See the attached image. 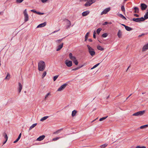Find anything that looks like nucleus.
<instances>
[{
    "instance_id": "nucleus-56",
    "label": "nucleus",
    "mask_w": 148,
    "mask_h": 148,
    "mask_svg": "<svg viewBox=\"0 0 148 148\" xmlns=\"http://www.w3.org/2000/svg\"><path fill=\"white\" fill-rule=\"evenodd\" d=\"M108 22H105L103 24V25H107V24H108Z\"/></svg>"
},
{
    "instance_id": "nucleus-41",
    "label": "nucleus",
    "mask_w": 148,
    "mask_h": 148,
    "mask_svg": "<svg viewBox=\"0 0 148 148\" xmlns=\"http://www.w3.org/2000/svg\"><path fill=\"white\" fill-rule=\"evenodd\" d=\"M96 0H88V1L90 3H95Z\"/></svg>"
},
{
    "instance_id": "nucleus-31",
    "label": "nucleus",
    "mask_w": 148,
    "mask_h": 148,
    "mask_svg": "<svg viewBox=\"0 0 148 148\" xmlns=\"http://www.w3.org/2000/svg\"><path fill=\"white\" fill-rule=\"evenodd\" d=\"M102 30V29L101 28H98L97 30V32L98 34H99L100 31Z\"/></svg>"
},
{
    "instance_id": "nucleus-20",
    "label": "nucleus",
    "mask_w": 148,
    "mask_h": 148,
    "mask_svg": "<svg viewBox=\"0 0 148 148\" xmlns=\"http://www.w3.org/2000/svg\"><path fill=\"white\" fill-rule=\"evenodd\" d=\"M92 3H90L88 1L84 4V6L86 7L89 6H90Z\"/></svg>"
},
{
    "instance_id": "nucleus-45",
    "label": "nucleus",
    "mask_w": 148,
    "mask_h": 148,
    "mask_svg": "<svg viewBox=\"0 0 148 148\" xmlns=\"http://www.w3.org/2000/svg\"><path fill=\"white\" fill-rule=\"evenodd\" d=\"M72 61H73L74 60H76V58L75 57L73 56L71 58V59H70Z\"/></svg>"
},
{
    "instance_id": "nucleus-21",
    "label": "nucleus",
    "mask_w": 148,
    "mask_h": 148,
    "mask_svg": "<svg viewBox=\"0 0 148 148\" xmlns=\"http://www.w3.org/2000/svg\"><path fill=\"white\" fill-rule=\"evenodd\" d=\"M77 112L76 110H73L71 114L72 116L73 117L75 116V115Z\"/></svg>"
},
{
    "instance_id": "nucleus-43",
    "label": "nucleus",
    "mask_w": 148,
    "mask_h": 148,
    "mask_svg": "<svg viewBox=\"0 0 148 148\" xmlns=\"http://www.w3.org/2000/svg\"><path fill=\"white\" fill-rule=\"evenodd\" d=\"M46 74H47V72L46 71H44L43 73V74L42 75V78H43L44 77H45V75H46Z\"/></svg>"
},
{
    "instance_id": "nucleus-53",
    "label": "nucleus",
    "mask_w": 148,
    "mask_h": 148,
    "mask_svg": "<svg viewBox=\"0 0 148 148\" xmlns=\"http://www.w3.org/2000/svg\"><path fill=\"white\" fill-rule=\"evenodd\" d=\"M37 14L39 15H42L44 13H41L39 12H37Z\"/></svg>"
},
{
    "instance_id": "nucleus-55",
    "label": "nucleus",
    "mask_w": 148,
    "mask_h": 148,
    "mask_svg": "<svg viewBox=\"0 0 148 148\" xmlns=\"http://www.w3.org/2000/svg\"><path fill=\"white\" fill-rule=\"evenodd\" d=\"M48 0H41V1L43 3L46 2Z\"/></svg>"
},
{
    "instance_id": "nucleus-9",
    "label": "nucleus",
    "mask_w": 148,
    "mask_h": 148,
    "mask_svg": "<svg viewBox=\"0 0 148 148\" xmlns=\"http://www.w3.org/2000/svg\"><path fill=\"white\" fill-rule=\"evenodd\" d=\"M110 10V8H108L105 9L101 13V15H103V14H106Z\"/></svg>"
},
{
    "instance_id": "nucleus-17",
    "label": "nucleus",
    "mask_w": 148,
    "mask_h": 148,
    "mask_svg": "<svg viewBox=\"0 0 148 148\" xmlns=\"http://www.w3.org/2000/svg\"><path fill=\"white\" fill-rule=\"evenodd\" d=\"M18 86H19V88H18L19 93H20L22 90V84L20 83H18Z\"/></svg>"
},
{
    "instance_id": "nucleus-64",
    "label": "nucleus",
    "mask_w": 148,
    "mask_h": 148,
    "mask_svg": "<svg viewBox=\"0 0 148 148\" xmlns=\"http://www.w3.org/2000/svg\"><path fill=\"white\" fill-rule=\"evenodd\" d=\"M3 12H0V15L1 14H3Z\"/></svg>"
},
{
    "instance_id": "nucleus-27",
    "label": "nucleus",
    "mask_w": 148,
    "mask_h": 148,
    "mask_svg": "<svg viewBox=\"0 0 148 148\" xmlns=\"http://www.w3.org/2000/svg\"><path fill=\"white\" fill-rule=\"evenodd\" d=\"M97 49L98 50L101 51H103L104 49L101 46L99 45L97 46Z\"/></svg>"
},
{
    "instance_id": "nucleus-50",
    "label": "nucleus",
    "mask_w": 148,
    "mask_h": 148,
    "mask_svg": "<svg viewBox=\"0 0 148 148\" xmlns=\"http://www.w3.org/2000/svg\"><path fill=\"white\" fill-rule=\"evenodd\" d=\"M50 92H49L48 93H47L45 96V99H46L48 97V96L50 95Z\"/></svg>"
},
{
    "instance_id": "nucleus-47",
    "label": "nucleus",
    "mask_w": 148,
    "mask_h": 148,
    "mask_svg": "<svg viewBox=\"0 0 148 148\" xmlns=\"http://www.w3.org/2000/svg\"><path fill=\"white\" fill-rule=\"evenodd\" d=\"M96 32L95 31H94L93 32V37L94 38H96V36L95 34H96Z\"/></svg>"
},
{
    "instance_id": "nucleus-46",
    "label": "nucleus",
    "mask_w": 148,
    "mask_h": 148,
    "mask_svg": "<svg viewBox=\"0 0 148 148\" xmlns=\"http://www.w3.org/2000/svg\"><path fill=\"white\" fill-rule=\"evenodd\" d=\"M72 61H73L74 60H76V58L75 57L73 56L71 58V59H70Z\"/></svg>"
},
{
    "instance_id": "nucleus-1",
    "label": "nucleus",
    "mask_w": 148,
    "mask_h": 148,
    "mask_svg": "<svg viewBox=\"0 0 148 148\" xmlns=\"http://www.w3.org/2000/svg\"><path fill=\"white\" fill-rule=\"evenodd\" d=\"M46 64L45 62L43 61H40L38 64V69L39 71H42L45 69Z\"/></svg>"
},
{
    "instance_id": "nucleus-49",
    "label": "nucleus",
    "mask_w": 148,
    "mask_h": 148,
    "mask_svg": "<svg viewBox=\"0 0 148 148\" xmlns=\"http://www.w3.org/2000/svg\"><path fill=\"white\" fill-rule=\"evenodd\" d=\"M69 57L70 59H71V58L73 56V55H72V54L71 53H70L69 54Z\"/></svg>"
},
{
    "instance_id": "nucleus-51",
    "label": "nucleus",
    "mask_w": 148,
    "mask_h": 148,
    "mask_svg": "<svg viewBox=\"0 0 148 148\" xmlns=\"http://www.w3.org/2000/svg\"><path fill=\"white\" fill-rule=\"evenodd\" d=\"M31 11L35 13H37V12L35 10H31Z\"/></svg>"
},
{
    "instance_id": "nucleus-8",
    "label": "nucleus",
    "mask_w": 148,
    "mask_h": 148,
    "mask_svg": "<svg viewBox=\"0 0 148 148\" xmlns=\"http://www.w3.org/2000/svg\"><path fill=\"white\" fill-rule=\"evenodd\" d=\"M147 5L145 3H142L140 4L141 9L142 10H144L147 8Z\"/></svg>"
},
{
    "instance_id": "nucleus-5",
    "label": "nucleus",
    "mask_w": 148,
    "mask_h": 148,
    "mask_svg": "<svg viewBox=\"0 0 148 148\" xmlns=\"http://www.w3.org/2000/svg\"><path fill=\"white\" fill-rule=\"evenodd\" d=\"M23 14L24 16V21L25 22L27 21L29 19L28 15L27 12V10L25 9L23 11Z\"/></svg>"
},
{
    "instance_id": "nucleus-25",
    "label": "nucleus",
    "mask_w": 148,
    "mask_h": 148,
    "mask_svg": "<svg viewBox=\"0 0 148 148\" xmlns=\"http://www.w3.org/2000/svg\"><path fill=\"white\" fill-rule=\"evenodd\" d=\"M108 145V144L105 143L104 144L101 145L100 146V147L101 148H105Z\"/></svg>"
},
{
    "instance_id": "nucleus-16",
    "label": "nucleus",
    "mask_w": 148,
    "mask_h": 148,
    "mask_svg": "<svg viewBox=\"0 0 148 148\" xmlns=\"http://www.w3.org/2000/svg\"><path fill=\"white\" fill-rule=\"evenodd\" d=\"M63 43H62L61 44L59 45L58 46V48H57L56 49L57 51H59L60 49H61L62 47H63Z\"/></svg>"
},
{
    "instance_id": "nucleus-24",
    "label": "nucleus",
    "mask_w": 148,
    "mask_h": 148,
    "mask_svg": "<svg viewBox=\"0 0 148 148\" xmlns=\"http://www.w3.org/2000/svg\"><path fill=\"white\" fill-rule=\"evenodd\" d=\"M144 19H145H145L148 18V9L147 10V12L145 15L144 17Z\"/></svg>"
},
{
    "instance_id": "nucleus-38",
    "label": "nucleus",
    "mask_w": 148,
    "mask_h": 148,
    "mask_svg": "<svg viewBox=\"0 0 148 148\" xmlns=\"http://www.w3.org/2000/svg\"><path fill=\"white\" fill-rule=\"evenodd\" d=\"M62 129H60V130H58L57 131H56V132H54L53 133V134H58L60 132V131L61 130H62Z\"/></svg>"
},
{
    "instance_id": "nucleus-30",
    "label": "nucleus",
    "mask_w": 148,
    "mask_h": 148,
    "mask_svg": "<svg viewBox=\"0 0 148 148\" xmlns=\"http://www.w3.org/2000/svg\"><path fill=\"white\" fill-rule=\"evenodd\" d=\"M89 33V32H87L85 35V41H86L87 40Z\"/></svg>"
},
{
    "instance_id": "nucleus-57",
    "label": "nucleus",
    "mask_w": 148,
    "mask_h": 148,
    "mask_svg": "<svg viewBox=\"0 0 148 148\" xmlns=\"http://www.w3.org/2000/svg\"><path fill=\"white\" fill-rule=\"evenodd\" d=\"M21 133H20V134H19V136H18V139H20V138H21Z\"/></svg>"
},
{
    "instance_id": "nucleus-28",
    "label": "nucleus",
    "mask_w": 148,
    "mask_h": 148,
    "mask_svg": "<svg viewBox=\"0 0 148 148\" xmlns=\"http://www.w3.org/2000/svg\"><path fill=\"white\" fill-rule=\"evenodd\" d=\"M121 10L124 13V14H125V10L124 6L123 5H122L121 6Z\"/></svg>"
},
{
    "instance_id": "nucleus-35",
    "label": "nucleus",
    "mask_w": 148,
    "mask_h": 148,
    "mask_svg": "<svg viewBox=\"0 0 148 148\" xmlns=\"http://www.w3.org/2000/svg\"><path fill=\"white\" fill-rule=\"evenodd\" d=\"M10 75L9 73H8V75H7L5 77V79L9 80L10 78Z\"/></svg>"
},
{
    "instance_id": "nucleus-3",
    "label": "nucleus",
    "mask_w": 148,
    "mask_h": 148,
    "mask_svg": "<svg viewBox=\"0 0 148 148\" xmlns=\"http://www.w3.org/2000/svg\"><path fill=\"white\" fill-rule=\"evenodd\" d=\"M145 110L139 111L133 114H132V116H141L145 113Z\"/></svg>"
},
{
    "instance_id": "nucleus-36",
    "label": "nucleus",
    "mask_w": 148,
    "mask_h": 148,
    "mask_svg": "<svg viewBox=\"0 0 148 148\" xmlns=\"http://www.w3.org/2000/svg\"><path fill=\"white\" fill-rule=\"evenodd\" d=\"M67 20L69 22V23H68V24L67 25V28H68L69 27H70V26H71V22L69 20Z\"/></svg>"
},
{
    "instance_id": "nucleus-32",
    "label": "nucleus",
    "mask_w": 148,
    "mask_h": 148,
    "mask_svg": "<svg viewBox=\"0 0 148 148\" xmlns=\"http://www.w3.org/2000/svg\"><path fill=\"white\" fill-rule=\"evenodd\" d=\"M83 66V65H82L81 66H79V67H77L76 68H75L74 69H73L72 70L73 71H75V70H77V69H79L81 68V67H82Z\"/></svg>"
},
{
    "instance_id": "nucleus-14",
    "label": "nucleus",
    "mask_w": 148,
    "mask_h": 148,
    "mask_svg": "<svg viewBox=\"0 0 148 148\" xmlns=\"http://www.w3.org/2000/svg\"><path fill=\"white\" fill-rule=\"evenodd\" d=\"M46 22H45L42 23H41L37 27V28L38 27H44L46 25Z\"/></svg>"
},
{
    "instance_id": "nucleus-48",
    "label": "nucleus",
    "mask_w": 148,
    "mask_h": 148,
    "mask_svg": "<svg viewBox=\"0 0 148 148\" xmlns=\"http://www.w3.org/2000/svg\"><path fill=\"white\" fill-rule=\"evenodd\" d=\"M136 148H146V147L145 146H138L136 147Z\"/></svg>"
},
{
    "instance_id": "nucleus-4",
    "label": "nucleus",
    "mask_w": 148,
    "mask_h": 148,
    "mask_svg": "<svg viewBox=\"0 0 148 148\" xmlns=\"http://www.w3.org/2000/svg\"><path fill=\"white\" fill-rule=\"evenodd\" d=\"M132 20L136 22H139L144 21L145 19L143 17H142L141 18H133Z\"/></svg>"
},
{
    "instance_id": "nucleus-42",
    "label": "nucleus",
    "mask_w": 148,
    "mask_h": 148,
    "mask_svg": "<svg viewBox=\"0 0 148 148\" xmlns=\"http://www.w3.org/2000/svg\"><path fill=\"white\" fill-rule=\"evenodd\" d=\"M60 138V137H56V138H53L52 139V140L53 141L57 140H58Z\"/></svg>"
},
{
    "instance_id": "nucleus-2",
    "label": "nucleus",
    "mask_w": 148,
    "mask_h": 148,
    "mask_svg": "<svg viewBox=\"0 0 148 148\" xmlns=\"http://www.w3.org/2000/svg\"><path fill=\"white\" fill-rule=\"evenodd\" d=\"M87 47H88L89 52L90 55L92 56H94L95 54V52L94 49L88 45H87Z\"/></svg>"
},
{
    "instance_id": "nucleus-18",
    "label": "nucleus",
    "mask_w": 148,
    "mask_h": 148,
    "mask_svg": "<svg viewBox=\"0 0 148 148\" xmlns=\"http://www.w3.org/2000/svg\"><path fill=\"white\" fill-rule=\"evenodd\" d=\"M134 10L135 11L134 12L135 13H138L139 12V9L137 7H134Z\"/></svg>"
},
{
    "instance_id": "nucleus-58",
    "label": "nucleus",
    "mask_w": 148,
    "mask_h": 148,
    "mask_svg": "<svg viewBox=\"0 0 148 148\" xmlns=\"http://www.w3.org/2000/svg\"><path fill=\"white\" fill-rule=\"evenodd\" d=\"M134 16H136V17H138L139 16V15L137 14H134Z\"/></svg>"
},
{
    "instance_id": "nucleus-54",
    "label": "nucleus",
    "mask_w": 148,
    "mask_h": 148,
    "mask_svg": "<svg viewBox=\"0 0 148 148\" xmlns=\"http://www.w3.org/2000/svg\"><path fill=\"white\" fill-rule=\"evenodd\" d=\"M19 140V139L17 138L15 141L14 142V143H15L17 142Z\"/></svg>"
},
{
    "instance_id": "nucleus-62",
    "label": "nucleus",
    "mask_w": 148,
    "mask_h": 148,
    "mask_svg": "<svg viewBox=\"0 0 148 148\" xmlns=\"http://www.w3.org/2000/svg\"><path fill=\"white\" fill-rule=\"evenodd\" d=\"M88 0H80V1H88Z\"/></svg>"
},
{
    "instance_id": "nucleus-11",
    "label": "nucleus",
    "mask_w": 148,
    "mask_h": 148,
    "mask_svg": "<svg viewBox=\"0 0 148 148\" xmlns=\"http://www.w3.org/2000/svg\"><path fill=\"white\" fill-rule=\"evenodd\" d=\"M3 136H4V138L5 139V140L3 143V145H4L6 142L8 140V137L7 134L5 133H3Z\"/></svg>"
},
{
    "instance_id": "nucleus-26",
    "label": "nucleus",
    "mask_w": 148,
    "mask_h": 148,
    "mask_svg": "<svg viewBox=\"0 0 148 148\" xmlns=\"http://www.w3.org/2000/svg\"><path fill=\"white\" fill-rule=\"evenodd\" d=\"M148 127V124L145 125H142L140 127V128L141 129H144Z\"/></svg>"
},
{
    "instance_id": "nucleus-7",
    "label": "nucleus",
    "mask_w": 148,
    "mask_h": 148,
    "mask_svg": "<svg viewBox=\"0 0 148 148\" xmlns=\"http://www.w3.org/2000/svg\"><path fill=\"white\" fill-rule=\"evenodd\" d=\"M67 84H65L61 86L58 89V91H61L64 89L67 85Z\"/></svg>"
},
{
    "instance_id": "nucleus-37",
    "label": "nucleus",
    "mask_w": 148,
    "mask_h": 148,
    "mask_svg": "<svg viewBox=\"0 0 148 148\" xmlns=\"http://www.w3.org/2000/svg\"><path fill=\"white\" fill-rule=\"evenodd\" d=\"M59 76V75H56L55 76H54L53 77V81H55L56 79H57L58 78V77Z\"/></svg>"
},
{
    "instance_id": "nucleus-6",
    "label": "nucleus",
    "mask_w": 148,
    "mask_h": 148,
    "mask_svg": "<svg viewBox=\"0 0 148 148\" xmlns=\"http://www.w3.org/2000/svg\"><path fill=\"white\" fill-rule=\"evenodd\" d=\"M65 64L67 66L69 67L72 66L73 65L72 62L68 60H66L65 61Z\"/></svg>"
},
{
    "instance_id": "nucleus-33",
    "label": "nucleus",
    "mask_w": 148,
    "mask_h": 148,
    "mask_svg": "<svg viewBox=\"0 0 148 148\" xmlns=\"http://www.w3.org/2000/svg\"><path fill=\"white\" fill-rule=\"evenodd\" d=\"M108 36V34L106 33H105L102 34L101 35V37L103 38H105Z\"/></svg>"
},
{
    "instance_id": "nucleus-12",
    "label": "nucleus",
    "mask_w": 148,
    "mask_h": 148,
    "mask_svg": "<svg viewBox=\"0 0 148 148\" xmlns=\"http://www.w3.org/2000/svg\"><path fill=\"white\" fill-rule=\"evenodd\" d=\"M45 137V135H42L41 136H40L36 140L38 141H41L43 140Z\"/></svg>"
},
{
    "instance_id": "nucleus-63",
    "label": "nucleus",
    "mask_w": 148,
    "mask_h": 148,
    "mask_svg": "<svg viewBox=\"0 0 148 148\" xmlns=\"http://www.w3.org/2000/svg\"><path fill=\"white\" fill-rule=\"evenodd\" d=\"M121 24V25H123V26H124V27H125V26H126V25H124V24Z\"/></svg>"
},
{
    "instance_id": "nucleus-13",
    "label": "nucleus",
    "mask_w": 148,
    "mask_h": 148,
    "mask_svg": "<svg viewBox=\"0 0 148 148\" xmlns=\"http://www.w3.org/2000/svg\"><path fill=\"white\" fill-rule=\"evenodd\" d=\"M89 13L90 12L89 11H86L83 12L82 13V15L83 16H85L88 15Z\"/></svg>"
},
{
    "instance_id": "nucleus-22",
    "label": "nucleus",
    "mask_w": 148,
    "mask_h": 148,
    "mask_svg": "<svg viewBox=\"0 0 148 148\" xmlns=\"http://www.w3.org/2000/svg\"><path fill=\"white\" fill-rule=\"evenodd\" d=\"M125 29L127 31H130L133 29L131 27H130L128 26H126L125 27Z\"/></svg>"
},
{
    "instance_id": "nucleus-34",
    "label": "nucleus",
    "mask_w": 148,
    "mask_h": 148,
    "mask_svg": "<svg viewBox=\"0 0 148 148\" xmlns=\"http://www.w3.org/2000/svg\"><path fill=\"white\" fill-rule=\"evenodd\" d=\"M108 117V116H106L103 117H102L101 118L99 119V121H103V120H104L105 119H106Z\"/></svg>"
},
{
    "instance_id": "nucleus-15",
    "label": "nucleus",
    "mask_w": 148,
    "mask_h": 148,
    "mask_svg": "<svg viewBox=\"0 0 148 148\" xmlns=\"http://www.w3.org/2000/svg\"><path fill=\"white\" fill-rule=\"evenodd\" d=\"M122 35V32L120 30H119L117 33V36L119 38H121Z\"/></svg>"
},
{
    "instance_id": "nucleus-39",
    "label": "nucleus",
    "mask_w": 148,
    "mask_h": 148,
    "mask_svg": "<svg viewBox=\"0 0 148 148\" xmlns=\"http://www.w3.org/2000/svg\"><path fill=\"white\" fill-rule=\"evenodd\" d=\"M73 61V63L76 65H77L78 63L77 60H74Z\"/></svg>"
},
{
    "instance_id": "nucleus-19",
    "label": "nucleus",
    "mask_w": 148,
    "mask_h": 148,
    "mask_svg": "<svg viewBox=\"0 0 148 148\" xmlns=\"http://www.w3.org/2000/svg\"><path fill=\"white\" fill-rule=\"evenodd\" d=\"M118 16L121 18L122 19H124L125 20H126L127 19L124 16H123L122 14H118Z\"/></svg>"
},
{
    "instance_id": "nucleus-44",
    "label": "nucleus",
    "mask_w": 148,
    "mask_h": 148,
    "mask_svg": "<svg viewBox=\"0 0 148 148\" xmlns=\"http://www.w3.org/2000/svg\"><path fill=\"white\" fill-rule=\"evenodd\" d=\"M24 0H16V2L17 3H21Z\"/></svg>"
},
{
    "instance_id": "nucleus-59",
    "label": "nucleus",
    "mask_w": 148,
    "mask_h": 148,
    "mask_svg": "<svg viewBox=\"0 0 148 148\" xmlns=\"http://www.w3.org/2000/svg\"><path fill=\"white\" fill-rule=\"evenodd\" d=\"M145 35V34H141V35H139L138 36V37H141V36H144Z\"/></svg>"
},
{
    "instance_id": "nucleus-52",
    "label": "nucleus",
    "mask_w": 148,
    "mask_h": 148,
    "mask_svg": "<svg viewBox=\"0 0 148 148\" xmlns=\"http://www.w3.org/2000/svg\"><path fill=\"white\" fill-rule=\"evenodd\" d=\"M62 40V39H60V40H58L57 41V42L58 43H60V42Z\"/></svg>"
},
{
    "instance_id": "nucleus-23",
    "label": "nucleus",
    "mask_w": 148,
    "mask_h": 148,
    "mask_svg": "<svg viewBox=\"0 0 148 148\" xmlns=\"http://www.w3.org/2000/svg\"><path fill=\"white\" fill-rule=\"evenodd\" d=\"M37 125V123H34L29 128V130H30L32 129L33 128H34L35 126H36Z\"/></svg>"
},
{
    "instance_id": "nucleus-40",
    "label": "nucleus",
    "mask_w": 148,
    "mask_h": 148,
    "mask_svg": "<svg viewBox=\"0 0 148 148\" xmlns=\"http://www.w3.org/2000/svg\"><path fill=\"white\" fill-rule=\"evenodd\" d=\"M99 63L97 64H96L94 65L92 68H91V69H92L95 68L99 64Z\"/></svg>"
},
{
    "instance_id": "nucleus-29",
    "label": "nucleus",
    "mask_w": 148,
    "mask_h": 148,
    "mask_svg": "<svg viewBox=\"0 0 148 148\" xmlns=\"http://www.w3.org/2000/svg\"><path fill=\"white\" fill-rule=\"evenodd\" d=\"M48 117H49L48 116H44V117H42V118L40 119V121H43L46 119L48 118Z\"/></svg>"
},
{
    "instance_id": "nucleus-61",
    "label": "nucleus",
    "mask_w": 148,
    "mask_h": 148,
    "mask_svg": "<svg viewBox=\"0 0 148 148\" xmlns=\"http://www.w3.org/2000/svg\"><path fill=\"white\" fill-rule=\"evenodd\" d=\"M132 95V94H131L126 99V100L130 96H131Z\"/></svg>"
},
{
    "instance_id": "nucleus-60",
    "label": "nucleus",
    "mask_w": 148,
    "mask_h": 148,
    "mask_svg": "<svg viewBox=\"0 0 148 148\" xmlns=\"http://www.w3.org/2000/svg\"><path fill=\"white\" fill-rule=\"evenodd\" d=\"M88 40L90 42H92V40L91 39H89Z\"/></svg>"
},
{
    "instance_id": "nucleus-10",
    "label": "nucleus",
    "mask_w": 148,
    "mask_h": 148,
    "mask_svg": "<svg viewBox=\"0 0 148 148\" xmlns=\"http://www.w3.org/2000/svg\"><path fill=\"white\" fill-rule=\"evenodd\" d=\"M148 49V43L144 45L142 48V51H145Z\"/></svg>"
}]
</instances>
